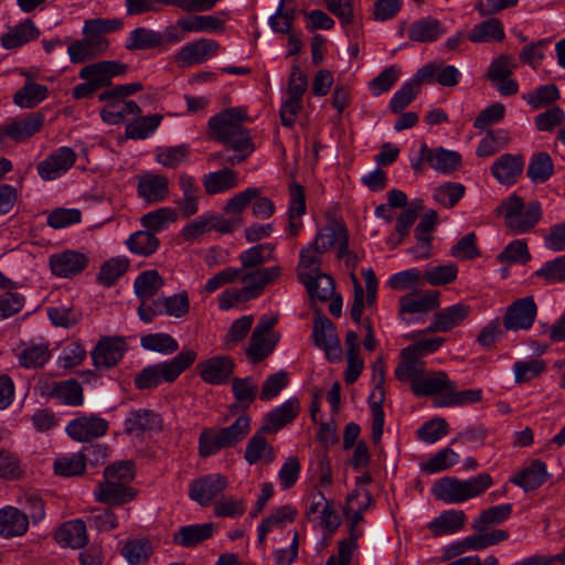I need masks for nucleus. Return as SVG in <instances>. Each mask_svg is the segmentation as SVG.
<instances>
[{"mask_svg": "<svg viewBox=\"0 0 565 565\" xmlns=\"http://www.w3.org/2000/svg\"><path fill=\"white\" fill-rule=\"evenodd\" d=\"M247 119L248 116L242 108L225 109L209 119L210 137L228 149H244L252 142L249 131L243 126Z\"/></svg>", "mask_w": 565, "mask_h": 565, "instance_id": "nucleus-1", "label": "nucleus"}, {"mask_svg": "<svg viewBox=\"0 0 565 565\" xmlns=\"http://www.w3.org/2000/svg\"><path fill=\"white\" fill-rule=\"evenodd\" d=\"M250 417L243 414L227 427H212L204 429L199 437V454L201 457H210L222 449L232 448L239 444L248 435Z\"/></svg>", "mask_w": 565, "mask_h": 565, "instance_id": "nucleus-2", "label": "nucleus"}, {"mask_svg": "<svg viewBox=\"0 0 565 565\" xmlns=\"http://www.w3.org/2000/svg\"><path fill=\"white\" fill-rule=\"evenodd\" d=\"M195 360V351L183 350L169 361L142 369L135 377V385L139 390H149L159 386L162 382L172 383L180 374L188 370Z\"/></svg>", "mask_w": 565, "mask_h": 565, "instance_id": "nucleus-3", "label": "nucleus"}, {"mask_svg": "<svg viewBox=\"0 0 565 565\" xmlns=\"http://www.w3.org/2000/svg\"><path fill=\"white\" fill-rule=\"evenodd\" d=\"M492 477L484 472L467 480L445 477L433 487V494L445 503H461L484 493L492 486Z\"/></svg>", "mask_w": 565, "mask_h": 565, "instance_id": "nucleus-4", "label": "nucleus"}, {"mask_svg": "<svg viewBox=\"0 0 565 565\" xmlns=\"http://www.w3.org/2000/svg\"><path fill=\"white\" fill-rule=\"evenodd\" d=\"M497 210L504 215L507 227L514 234L529 232L542 217L539 202L533 201L525 206L523 199L516 194L503 200Z\"/></svg>", "mask_w": 565, "mask_h": 565, "instance_id": "nucleus-5", "label": "nucleus"}, {"mask_svg": "<svg viewBox=\"0 0 565 565\" xmlns=\"http://www.w3.org/2000/svg\"><path fill=\"white\" fill-rule=\"evenodd\" d=\"M227 486V479L221 473L206 475L191 482L189 497L201 507H207Z\"/></svg>", "mask_w": 565, "mask_h": 565, "instance_id": "nucleus-6", "label": "nucleus"}, {"mask_svg": "<svg viewBox=\"0 0 565 565\" xmlns=\"http://www.w3.org/2000/svg\"><path fill=\"white\" fill-rule=\"evenodd\" d=\"M537 313L533 297H524L512 302L504 315L507 330H526L532 327Z\"/></svg>", "mask_w": 565, "mask_h": 565, "instance_id": "nucleus-7", "label": "nucleus"}, {"mask_svg": "<svg viewBox=\"0 0 565 565\" xmlns=\"http://www.w3.org/2000/svg\"><path fill=\"white\" fill-rule=\"evenodd\" d=\"M127 351V343L120 337H105L92 351L93 363L97 369L116 366Z\"/></svg>", "mask_w": 565, "mask_h": 565, "instance_id": "nucleus-8", "label": "nucleus"}, {"mask_svg": "<svg viewBox=\"0 0 565 565\" xmlns=\"http://www.w3.org/2000/svg\"><path fill=\"white\" fill-rule=\"evenodd\" d=\"M108 423L98 416H81L71 420L66 427V433L71 438L77 441H90L106 434Z\"/></svg>", "mask_w": 565, "mask_h": 565, "instance_id": "nucleus-9", "label": "nucleus"}, {"mask_svg": "<svg viewBox=\"0 0 565 565\" xmlns=\"http://www.w3.org/2000/svg\"><path fill=\"white\" fill-rule=\"evenodd\" d=\"M138 491L125 483L104 479L94 490L97 502L108 505H122L136 499Z\"/></svg>", "mask_w": 565, "mask_h": 565, "instance_id": "nucleus-10", "label": "nucleus"}, {"mask_svg": "<svg viewBox=\"0 0 565 565\" xmlns=\"http://www.w3.org/2000/svg\"><path fill=\"white\" fill-rule=\"evenodd\" d=\"M75 160L72 148L61 147L38 164V172L43 180H54L73 167Z\"/></svg>", "mask_w": 565, "mask_h": 565, "instance_id": "nucleus-11", "label": "nucleus"}, {"mask_svg": "<svg viewBox=\"0 0 565 565\" xmlns=\"http://www.w3.org/2000/svg\"><path fill=\"white\" fill-rule=\"evenodd\" d=\"M43 122L44 116L41 113H33L22 120L0 126V143H3L7 138L17 142L24 141L40 131Z\"/></svg>", "mask_w": 565, "mask_h": 565, "instance_id": "nucleus-12", "label": "nucleus"}, {"mask_svg": "<svg viewBox=\"0 0 565 565\" xmlns=\"http://www.w3.org/2000/svg\"><path fill=\"white\" fill-rule=\"evenodd\" d=\"M88 265V257L76 250H64L50 256L52 273L58 277H72L82 273Z\"/></svg>", "mask_w": 565, "mask_h": 565, "instance_id": "nucleus-13", "label": "nucleus"}, {"mask_svg": "<svg viewBox=\"0 0 565 565\" xmlns=\"http://www.w3.org/2000/svg\"><path fill=\"white\" fill-rule=\"evenodd\" d=\"M84 39L68 45L67 53L72 63H84L107 51L109 42L106 38H98L92 33L84 34Z\"/></svg>", "mask_w": 565, "mask_h": 565, "instance_id": "nucleus-14", "label": "nucleus"}, {"mask_svg": "<svg viewBox=\"0 0 565 565\" xmlns=\"http://www.w3.org/2000/svg\"><path fill=\"white\" fill-rule=\"evenodd\" d=\"M218 50V43L214 40L200 39L184 45L175 55V61L181 66H192L205 62L215 55Z\"/></svg>", "mask_w": 565, "mask_h": 565, "instance_id": "nucleus-15", "label": "nucleus"}, {"mask_svg": "<svg viewBox=\"0 0 565 565\" xmlns=\"http://www.w3.org/2000/svg\"><path fill=\"white\" fill-rule=\"evenodd\" d=\"M524 160L521 154L504 153L491 167V173L501 184L512 185L523 173Z\"/></svg>", "mask_w": 565, "mask_h": 565, "instance_id": "nucleus-16", "label": "nucleus"}, {"mask_svg": "<svg viewBox=\"0 0 565 565\" xmlns=\"http://www.w3.org/2000/svg\"><path fill=\"white\" fill-rule=\"evenodd\" d=\"M430 76V68L420 67L412 81L406 82L397 92H395L390 103L391 110L397 114L406 108L420 92V86L424 83L423 79H429Z\"/></svg>", "mask_w": 565, "mask_h": 565, "instance_id": "nucleus-17", "label": "nucleus"}, {"mask_svg": "<svg viewBox=\"0 0 565 565\" xmlns=\"http://www.w3.org/2000/svg\"><path fill=\"white\" fill-rule=\"evenodd\" d=\"M182 198L175 201L177 210L182 218H190L199 211L200 188L192 175L182 172L179 175Z\"/></svg>", "mask_w": 565, "mask_h": 565, "instance_id": "nucleus-18", "label": "nucleus"}, {"mask_svg": "<svg viewBox=\"0 0 565 565\" xmlns=\"http://www.w3.org/2000/svg\"><path fill=\"white\" fill-rule=\"evenodd\" d=\"M299 412L300 402L297 397L286 401L265 416L262 431H278L284 426L291 423L298 416Z\"/></svg>", "mask_w": 565, "mask_h": 565, "instance_id": "nucleus-19", "label": "nucleus"}, {"mask_svg": "<svg viewBox=\"0 0 565 565\" xmlns=\"http://www.w3.org/2000/svg\"><path fill=\"white\" fill-rule=\"evenodd\" d=\"M439 307V292H426L419 297L405 295L399 299V317L406 322L412 323L413 319L406 318V313H427Z\"/></svg>", "mask_w": 565, "mask_h": 565, "instance_id": "nucleus-20", "label": "nucleus"}, {"mask_svg": "<svg viewBox=\"0 0 565 565\" xmlns=\"http://www.w3.org/2000/svg\"><path fill=\"white\" fill-rule=\"evenodd\" d=\"M198 370L203 381L218 385L225 383L233 373L234 363L230 356H214L200 363Z\"/></svg>", "mask_w": 565, "mask_h": 565, "instance_id": "nucleus-21", "label": "nucleus"}, {"mask_svg": "<svg viewBox=\"0 0 565 565\" xmlns=\"http://www.w3.org/2000/svg\"><path fill=\"white\" fill-rule=\"evenodd\" d=\"M288 233L297 236L302 227L301 216L306 213L305 189L294 181L289 185Z\"/></svg>", "mask_w": 565, "mask_h": 565, "instance_id": "nucleus-22", "label": "nucleus"}, {"mask_svg": "<svg viewBox=\"0 0 565 565\" xmlns=\"http://www.w3.org/2000/svg\"><path fill=\"white\" fill-rule=\"evenodd\" d=\"M138 194L149 203H157L166 200L169 194L168 178L153 173H146L139 177Z\"/></svg>", "mask_w": 565, "mask_h": 565, "instance_id": "nucleus-23", "label": "nucleus"}, {"mask_svg": "<svg viewBox=\"0 0 565 565\" xmlns=\"http://www.w3.org/2000/svg\"><path fill=\"white\" fill-rule=\"evenodd\" d=\"M456 387V383L450 381L445 372H434L429 374H425L424 372L419 381H416V383L412 385V391L414 395L420 397L436 395L441 392L446 394L448 390H455Z\"/></svg>", "mask_w": 565, "mask_h": 565, "instance_id": "nucleus-24", "label": "nucleus"}, {"mask_svg": "<svg viewBox=\"0 0 565 565\" xmlns=\"http://www.w3.org/2000/svg\"><path fill=\"white\" fill-rule=\"evenodd\" d=\"M161 426L160 416L150 409L132 411L125 420V431L137 437L146 431L159 430Z\"/></svg>", "mask_w": 565, "mask_h": 565, "instance_id": "nucleus-25", "label": "nucleus"}, {"mask_svg": "<svg viewBox=\"0 0 565 565\" xmlns=\"http://www.w3.org/2000/svg\"><path fill=\"white\" fill-rule=\"evenodd\" d=\"M446 29L444 24L433 18L426 17L414 21L408 28V39L419 43H431L437 41Z\"/></svg>", "mask_w": 565, "mask_h": 565, "instance_id": "nucleus-26", "label": "nucleus"}, {"mask_svg": "<svg viewBox=\"0 0 565 565\" xmlns=\"http://www.w3.org/2000/svg\"><path fill=\"white\" fill-rule=\"evenodd\" d=\"M29 527V516L26 513L13 507H7L0 510V535L3 537H14L23 535Z\"/></svg>", "mask_w": 565, "mask_h": 565, "instance_id": "nucleus-27", "label": "nucleus"}, {"mask_svg": "<svg viewBox=\"0 0 565 565\" xmlns=\"http://www.w3.org/2000/svg\"><path fill=\"white\" fill-rule=\"evenodd\" d=\"M509 537V533L504 530H493L489 533L472 534L465 537L461 542L454 546L455 555L462 554L467 551H481L489 546L499 544Z\"/></svg>", "mask_w": 565, "mask_h": 565, "instance_id": "nucleus-28", "label": "nucleus"}, {"mask_svg": "<svg viewBox=\"0 0 565 565\" xmlns=\"http://www.w3.org/2000/svg\"><path fill=\"white\" fill-rule=\"evenodd\" d=\"M547 478L548 473L545 462L534 460L529 467L518 472L511 479V482L529 492L540 488L544 482H546Z\"/></svg>", "mask_w": 565, "mask_h": 565, "instance_id": "nucleus-29", "label": "nucleus"}, {"mask_svg": "<svg viewBox=\"0 0 565 565\" xmlns=\"http://www.w3.org/2000/svg\"><path fill=\"white\" fill-rule=\"evenodd\" d=\"M298 279L306 286L311 298L326 301L334 292V281L327 274L317 273L316 276H312L310 273L299 271Z\"/></svg>", "mask_w": 565, "mask_h": 565, "instance_id": "nucleus-30", "label": "nucleus"}, {"mask_svg": "<svg viewBox=\"0 0 565 565\" xmlns=\"http://www.w3.org/2000/svg\"><path fill=\"white\" fill-rule=\"evenodd\" d=\"M420 153L422 159L426 160L433 169L441 172H451L456 170L461 162V157L458 152L444 148L430 150L426 145H423Z\"/></svg>", "mask_w": 565, "mask_h": 565, "instance_id": "nucleus-31", "label": "nucleus"}, {"mask_svg": "<svg viewBox=\"0 0 565 565\" xmlns=\"http://www.w3.org/2000/svg\"><path fill=\"white\" fill-rule=\"evenodd\" d=\"M55 541L62 546L72 548L83 547L87 543L86 524L82 520L64 523L55 532Z\"/></svg>", "mask_w": 565, "mask_h": 565, "instance_id": "nucleus-32", "label": "nucleus"}, {"mask_svg": "<svg viewBox=\"0 0 565 565\" xmlns=\"http://www.w3.org/2000/svg\"><path fill=\"white\" fill-rule=\"evenodd\" d=\"M213 531V523L182 526L173 534V542L183 547H194L212 537Z\"/></svg>", "mask_w": 565, "mask_h": 565, "instance_id": "nucleus-33", "label": "nucleus"}, {"mask_svg": "<svg viewBox=\"0 0 565 565\" xmlns=\"http://www.w3.org/2000/svg\"><path fill=\"white\" fill-rule=\"evenodd\" d=\"M126 64L116 61H102L83 67L79 71L81 78H88L96 75L102 82H105V87L111 84V78L127 72Z\"/></svg>", "mask_w": 565, "mask_h": 565, "instance_id": "nucleus-34", "label": "nucleus"}, {"mask_svg": "<svg viewBox=\"0 0 565 565\" xmlns=\"http://www.w3.org/2000/svg\"><path fill=\"white\" fill-rule=\"evenodd\" d=\"M39 35L40 31L33 21L26 19L1 36V45L7 50L17 49L36 39Z\"/></svg>", "mask_w": 565, "mask_h": 565, "instance_id": "nucleus-35", "label": "nucleus"}, {"mask_svg": "<svg viewBox=\"0 0 565 565\" xmlns=\"http://www.w3.org/2000/svg\"><path fill=\"white\" fill-rule=\"evenodd\" d=\"M202 183L205 192L210 195H214L235 188L237 185V174L235 171L224 168L204 174Z\"/></svg>", "mask_w": 565, "mask_h": 565, "instance_id": "nucleus-36", "label": "nucleus"}, {"mask_svg": "<svg viewBox=\"0 0 565 565\" xmlns=\"http://www.w3.org/2000/svg\"><path fill=\"white\" fill-rule=\"evenodd\" d=\"M268 433L269 431H262L260 427L248 440L244 458L249 465H255L262 458H264L267 462H271L275 459L274 448L266 441L264 436Z\"/></svg>", "mask_w": 565, "mask_h": 565, "instance_id": "nucleus-37", "label": "nucleus"}, {"mask_svg": "<svg viewBox=\"0 0 565 565\" xmlns=\"http://www.w3.org/2000/svg\"><path fill=\"white\" fill-rule=\"evenodd\" d=\"M466 514L461 510H448L429 523V529L436 536L452 534L463 527Z\"/></svg>", "mask_w": 565, "mask_h": 565, "instance_id": "nucleus-38", "label": "nucleus"}, {"mask_svg": "<svg viewBox=\"0 0 565 565\" xmlns=\"http://www.w3.org/2000/svg\"><path fill=\"white\" fill-rule=\"evenodd\" d=\"M160 46L161 32L145 26L134 29L125 44V49L128 51H145Z\"/></svg>", "mask_w": 565, "mask_h": 565, "instance_id": "nucleus-39", "label": "nucleus"}, {"mask_svg": "<svg viewBox=\"0 0 565 565\" xmlns=\"http://www.w3.org/2000/svg\"><path fill=\"white\" fill-rule=\"evenodd\" d=\"M467 38L473 43L500 42L504 39L503 25L499 19L491 18L476 24Z\"/></svg>", "mask_w": 565, "mask_h": 565, "instance_id": "nucleus-40", "label": "nucleus"}, {"mask_svg": "<svg viewBox=\"0 0 565 565\" xmlns=\"http://www.w3.org/2000/svg\"><path fill=\"white\" fill-rule=\"evenodd\" d=\"M49 395L71 406H79L84 402L83 388L76 380L55 383Z\"/></svg>", "mask_w": 565, "mask_h": 565, "instance_id": "nucleus-41", "label": "nucleus"}, {"mask_svg": "<svg viewBox=\"0 0 565 565\" xmlns=\"http://www.w3.org/2000/svg\"><path fill=\"white\" fill-rule=\"evenodd\" d=\"M49 89L45 85L33 82H26L13 95V102L21 108H33L47 97Z\"/></svg>", "mask_w": 565, "mask_h": 565, "instance_id": "nucleus-42", "label": "nucleus"}, {"mask_svg": "<svg viewBox=\"0 0 565 565\" xmlns=\"http://www.w3.org/2000/svg\"><path fill=\"white\" fill-rule=\"evenodd\" d=\"M257 385L253 377H234L232 380V392L238 405H233L231 411L241 407L243 411L247 409L255 401L257 395Z\"/></svg>", "mask_w": 565, "mask_h": 565, "instance_id": "nucleus-43", "label": "nucleus"}, {"mask_svg": "<svg viewBox=\"0 0 565 565\" xmlns=\"http://www.w3.org/2000/svg\"><path fill=\"white\" fill-rule=\"evenodd\" d=\"M140 344L145 350L170 355L179 350L178 341L169 333H148L141 337Z\"/></svg>", "mask_w": 565, "mask_h": 565, "instance_id": "nucleus-44", "label": "nucleus"}, {"mask_svg": "<svg viewBox=\"0 0 565 565\" xmlns=\"http://www.w3.org/2000/svg\"><path fill=\"white\" fill-rule=\"evenodd\" d=\"M163 286V279L157 270L142 271L135 280L134 288L140 300H149Z\"/></svg>", "mask_w": 565, "mask_h": 565, "instance_id": "nucleus-45", "label": "nucleus"}, {"mask_svg": "<svg viewBox=\"0 0 565 565\" xmlns=\"http://www.w3.org/2000/svg\"><path fill=\"white\" fill-rule=\"evenodd\" d=\"M554 173V163L547 152H539L532 156L526 174L532 182L547 181Z\"/></svg>", "mask_w": 565, "mask_h": 565, "instance_id": "nucleus-46", "label": "nucleus"}, {"mask_svg": "<svg viewBox=\"0 0 565 565\" xmlns=\"http://www.w3.org/2000/svg\"><path fill=\"white\" fill-rule=\"evenodd\" d=\"M238 258L242 263V270L257 268L274 259V246L268 243L258 244L244 250Z\"/></svg>", "mask_w": 565, "mask_h": 565, "instance_id": "nucleus-47", "label": "nucleus"}, {"mask_svg": "<svg viewBox=\"0 0 565 565\" xmlns=\"http://www.w3.org/2000/svg\"><path fill=\"white\" fill-rule=\"evenodd\" d=\"M512 512L511 504H502L486 509L480 515L472 522L471 527L475 531L483 532L490 525L500 524L505 521Z\"/></svg>", "mask_w": 565, "mask_h": 565, "instance_id": "nucleus-48", "label": "nucleus"}, {"mask_svg": "<svg viewBox=\"0 0 565 565\" xmlns=\"http://www.w3.org/2000/svg\"><path fill=\"white\" fill-rule=\"evenodd\" d=\"M297 514V510L291 505H282L275 509L267 518H265L258 525V544H264L267 533L276 525L282 522H292Z\"/></svg>", "mask_w": 565, "mask_h": 565, "instance_id": "nucleus-49", "label": "nucleus"}, {"mask_svg": "<svg viewBox=\"0 0 565 565\" xmlns=\"http://www.w3.org/2000/svg\"><path fill=\"white\" fill-rule=\"evenodd\" d=\"M129 259L127 257H114L105 262L97 276L99 284L110 287L113 286L128 269Z\"/></svg>", "mask_w": 565, "mask_h": 565, "instance_id": "nucleus-50", "label": "nucleus"}, {"mask_svg": "<svg viewBox=\"0 0 565 565\" xmlns=\"http://www.w3.org/2000/svg\"><path fill=\"white\" fill-rule=\"evenodd\" d=\"M437 316L446 332L461 324L471 313V307L465 302H458L452 306L438 310Z\"/></svg>", "mask_w": 565, "mask_h": 565, "instance_id": "nucleus-51", "label": "nucleus"}, {"mask_svg": "<svg viewBox=\"0 0 565 565\" xmlns=\"http://www.w3.org/2000/svg\"><path fill=\"white\" fill-rule=\"evenodd\" d=\"M423 67L430 68L431 72L430 78L423 79L424 83H431L436 81L441 86L454 87L461 79L460 71L454 65H443L441 63H428Z\"/></svg>", "mask_w": 565, "mask_h": 565, "instance_id": "nucleus-52", "label": "nucleus"}, {"mask_svg": "<svg viewBox=\"0 0 565 565\" xmlns=\"http://www.w3.org/2000/svg\"><path fill=\"white\" fill-rule=\"evenodd\" d=\"M279 340V334L271 333L269 337L259 335L255 338L252 334L249 347L247 348V356L253 363H258L268 356Z\"/></svg>", "mask_w": 565, "mask_h": 565, "instance_id": "nucleus-53", "label": "nucleus"}, {"mask_svg": "<svg viewBox=\"0 0 565 565\" xmlns=\"http://www.w3.org/2000/svg\"><path fill=\"white\" fill-rule=\"evenodd\" d=\"M126 244L134 254L149 256L158 249L159 239L152 232L147 230L130 235Z\"/></svg>", "mask_w": 565, "mask_h": 565, "instance_id": "nucleus-54", "label": "nucleus"}, {"mask_svg": "<svg viewBox=\"0 0 565 565\" xmlns=\"http://www.w3.org/2000/svg\"><path fill=\"white\" fill-rule=\"evenodd\" d=\"M402 358L404 361L398 363L397 367L395 369V376L398 381L402 382L411 381L412 386L422 377L425 371L424 362L417 360L414 354L402 355Z\"/></svg>", "mask_w": 565, "mask_h": 565, "instance_id": "nucleus-55", "label": "nucleus"}, {"mask_svg": "<svg viewBox=\"0 0 565 565\" xmlns=\"http://www.w3.org/2000/svg\"><path fill=\"white\" fill-rule=\"evenodd\" d=\"M482 398L481 390H465L456 392L455 390H448L440 398L436 401V405L440 407H452L462 406L468 404H475L480 402Z\"/></svg>", "mask_w": 565, "mask_h": 565, "instance_id": "nucleus-56", "label": "nucleus"}, {"mask_svg": "<svg viewBox=\"0 0 565 565\" xmlns=\"http://www.w3.org/2000/svg\"><path fill=\"white\" fill-rule=\"evenodd\" d=\"M178 25L185 32L217 31L223 29V22L213 15H192L180 18Z\"/></svg>", "mask_w": 565, "mask_h": 565, "instance_id": "nucleus-57", "label": "nucleus"}, {"mask_svg": "<svg viewBox=\"0 0 565 565\" xmlns=\"http://www.w3.org/2000/svg\"><path fill=\"white\" fill-rule=\"evenodd\" d=\"M177 211L171 207H160L149 212L141 217L142 226L150 232H160L167 227L169 223L177 221Z\"/></svg>", "mask_w": 565, "mask_h": 565, "instance_id": "nucleus-58", "label": "nucleus"}, {"mask_svg": "<svg viewBox=\"0 0 565 565\" xmlns=\"http://www.w3.org/2000/svg\"><path fill=\"white\" fill-rule=\"evenodd\" d=\"M531 259L527 244L523 239H514L497 256L501 264H526Z\"/></svg>", "mask_w": 565, "mask_h": 565, "instance_id": "nucleus-59", "label": "nucleus"}, {"mask_svg": "<svg viewBox=\"0 0 565 565\" xmlns=\"http://www.w3.org/2000/svg\"><path fill=\"white\" fill-rule=\"evenodd\" d=\"M312 337L318 348L339 339L334 324L320 311H317L315 316Z\"/></svg>", "mask_w": 565, "mask_h": 565, "instance_id": "nucleus-60", "label": "nucleus"}, {"mask_svg": "<svg viewBox=\"0 0 565 565\" xmlns=\"http://www.w3.org/2000/svg\"><path fill=\"white\" fill-rule=\"evenodd\" d=\"M162 120V115L140 117L126 126V135L131 139H145L152 134Z\"/></svg>", "mask_w": 565, "mask_h": 565, "instance_id": "nucleus-61", "label": "nucleus"}, {"mask_svg": "<svg viewBox=\"0 0 565 565\" xmlns=\"http://www.w3.org/2000/svg\"><path fill=\"white\" fill-rule=\"evenodd\" d=\"M307 75L301 72L300 66L298 64H294L288 81V97L286 102L302 104V96L307 92Z\"/></svg>", "mask_w": 565, "mask_h": 565, "instance_id": "nucleus-62", "label": "nucleus"}, {"mask_svg": "<svg viewBox=\"0 0 565 565\" xmlns=\"http://www.w3.org/2000/svg\"><path fill=\"white\" fill-rule=\"evenodd\" d=\"M449 433V426L445 418L435 417L426 422L418 430L417 436L426 444H434Z\"/></svg>", "mask_w": 565, "mask_h": 565, "instance_id": "nucleus-63", "label": "nucleus"}, {"mask_svg": "<svg viewBox=\"0 0 565 565\" xmlns=\"http://www.w3.org/2000/svg\"><path fill=\"white\" fill-rule=\"evenodd\" d=\"M534 275L543 278L547 284H558L565 281V254L546 262L539 268Z\"/></svg>", "mask_w": 565, "mask_h": 565, "instance_id": "nucleus-64", "label": "nucleus"}]
</instances>
